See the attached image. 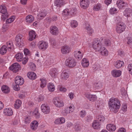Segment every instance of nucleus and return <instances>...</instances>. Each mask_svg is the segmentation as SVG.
I'll use <instances>...</instances> for the list:
<instances>
[{"label": "nucleus", "mask_w": 132, "mask_h": 132, "mask_svg": "<svg viewBox=\"0 0 132 132\" xmlns=\"http://www.w3.org/2000/svg\"><path fill=\"white\" fill-rule=\"evenodd\" d=\"M58 72L57 69L54 68L50 70L49 74L52 77L55 78L57 77L59 74Z\"/></svg>", "instance_id": "4468645a"}, {"label": "nucleus", "mask_w": 132, "mask_h": 132, "mask_svg": "<svg viewBox=\"0 0 132 132\" xmlns=\"http://www.w3.org/2000/svg\"><path fill=\"white\" fill-rule=\"evenodd\" d=\"M44 96L42 95H40L38 98V100L39 102H40L44 100Z\"/></svg>", "instance_id": "0e129e2a"}, {"label": "nucleus", "mask_w": 132, "mask_h": 132, "mask_svg": "<svg viewBox=\"0 0 132 132\" xmlns=\"http://www.w3.org/2000/svg\"><path fill=\"white\" fill-rule=\"evenodd\" d=\"M128 69L129 73L132 75V64H130L128 65Z\"/></svg>", "instance_id": "e2e57ef3"}, {"label": "nucleus", "mask_w": 132, "mask_h": 132, "mask_svg": "<svg viewBox=\"0 0 132 132\" xmlns=\"http://www.w3.org/2000/svg\"><path fill=\"white\" fill-rule=\"evenodd\" d=\"M20 65L18 63H16L13 64L10 67L9 69L14 72L16 73L20 69Z\"/></svg>", "instance_id": "9d476101"}, {"label": "nucleus", "mask_w": 132, "mask_h": 132, "mask_svg": "<svg viewBox=\"0 0 132 132\" xmlns=\"http://www.w3.org/2000/svg\"><path fill=\"white\" fill-rule=\"evenodd\" d=\"M127 40V44L130 47H132V34H130L128 35Z\"/></svg>", "instance_id": "4c0bfd02"}, {"label": "nucleus", "mask_w": 132, "mask_h": 132, "mask_svg": "<svg viewBox=\"0 0 132 132\" xmlns=\"http://www.w3.org/2000/svg\"><path fill=\"white\" fill-rule=\"evenodd\" d=\"M112 75L114 77H120L121 74V71L119 70H114L111 72Z\"/></svg>", "instance_id": "5701e85b"}, {"label": "nucleus", "mask_w": 132, "mask_h": 132, "mask_svg": "<svg viewBox=\"0 0 132 132\" xmlns=\"http://www.w3.org/2000/svg\"><path fill=\"white\" fill-rule=\"evenodd\" d=\"M15 18V16H12L11 18L7 19L6 20V23L7 24L9 23L12 22L14 20Z\"/></svg>", "instance_id": "603ef678"}, {"label": "nucleus", "mask_w": 132, "mask_h": 132, "mask_svg": "<svg viewBox=\"0 0 132 132\" xmlns=\"http://www.w3.org/2000/svg\"><path fill=\"white\" fill-rule=\"evenodd\" d=\"M68 96L71 100H72L74 97L75 95L73 93L70 92L68 94Z\"/></svg>", "instance_id": "774afa93"}, {"label": "nucleus", "mask_w": 132, "mask_h": 132, "mask_svg": "<svg viewBox=\"0 0 132 132\" xmlns=\"http://www.w3.org/2000/svg\"><path fill=\"white\" fill-rule=\"evenodd\" d=\"M104 45L109 46L110 45L111 43L110 40L108 39H105L104 41Z\"/></svg>", "instance_id": "bf43d9fd"}, {"label": "nucleus", "mask_w": 132, "mask_h": 132, "mask_svg": "<svg viewBox=\"0 0 132 132\" xmlns=\"http://www.w3.org/2000/svg\"><path fill=\"white\" fill-rule=\"evenodd\" d=\"M71 26L72 27L75 28L78 25V23L75 20H72L71 23Z\"/></svg>", "instance_id": "864d4df0"}, {"label": "nucleus", "mask_w": 132, "mask_h": 132, "mask_svg": "<svg viewBox=\"0 0 132 132\" xmlns=\"http://www.w3.org/2000/svg\"><path fill=\"white\" fill-rule=\"evenodd\" d=\"M109 11L111 14L116 13L118 12L117 10L115 7L111 8L110 9Z\"/></svg>", "instance_id": "5fc2aeb1"}, {"label": "nucleus", "mask_w": 132, "mask_h": 132, "mask_svg": "<svg viewBox=\"0 0 132 132\" xmlns=\"http://www.w3.org/2000/svg\"><path fill=\"white\" fill-rule=\"evenodd\" d=\"M101 5L100 3H97L94 5L93 10L95 11H98L101 10L102 9Z\"/></svg>", "instance_id": "58836bf2"}, {"label": "nucleus", "mask_w": 132, "mask_h": 132, "mask_svg": "<svg viewBox=\"0 0 132 132\" xmlns=\"http://www.w3.org/2000/svg\"><path fill=\"white\" fill-rule=\"evenodd\" d=\"M81 64L83 67L87 68L88 67L89 64V61L86 58H84L82 60Z\"/></svg>", "instance_id": "473e14b6"}, {"label": "nucleus", "mask_w": 132, "mask_h": 132, "mask_svg": "<svg viewBox=\"0 0 132 132\" xmlns=\"http://www.w3.org/2000/svg\"><path fill=\"white\" fill-rule=\"evenodd\" d=\"M47 88L50 92H53L55 89V87L54 84L52 83H50L47 85Z\"/></svg>", "instance_id": "37998d69"}, {"label": "nucleus", "mask_w": 132, "mask_h": 132, "mask_svg": "<svg viewBox=\"0 0 132 132\" xmlns=\"http://www.w3.org/2000/svg\"><path fill=\"white\" fill-rule=\"evenodd\" d=\"M7 48H8V50L10 51L13 48V46L12 42L9 41L7 43Z\"/></svg>", "instance_id": "09e8293b"}, {"label": "nucleus", "mask_w": 132, "mask_h": 132, "mask_svg": "<svg viewBox=\"0 0 132 132\" xmlns=\"http://www.w3.org/2000/svg\"><path fill=\"white\" fill-rule=\"evenodd\" d=\"M102 83L101 81H99L94 84V86L97 89H99L102 87Z\"/></svg>", "instance_id": "8fccbe9b"}, {"label": "nucleus", "mask_w": 132, "mask_h": 132, "mask_svg": "<svg viewBox=\"0 0 132 132\" xmlns=\"http://www.w3.org/2000/svg\"><path fill=\"white\" fill-rule=\"evenodd\" d=\"M34 17L32 15H28L25 18V20L27 23H30L34 21Z\"/></svg>", "instance_id": "bb28decb"}, {"label": "nucleus", "mask_w": 132, "mask_h": 132, "mask_svg": "<svg viewBox=\"0 0 132 132\" xmlns=\"http://www.w3.org/2000/svg\"><path fill=\"white\" fill-rule=\"evenodd\" d=\"M31 118L29 116H26L24 117V122L26 124L29 123L30 121Z\"/></svg>", "instance_id": "3c124183"}, {"label": "nucleus", "mask_w": 132, "mask_h": 132, "mask_svg": "<svg viewBox=\"0 0 132 132\" xmlns=\"http://www.w3.org/2000/svg\"><path fill=\"white\" fill-rule=\"evenodd\" d=\"M23 36L20 34H18L16 36L15 40L17 46L21 47L23 46Z\"/></svg>", "instance_id": "0eeeda50"}, {"label": "nucleus", "mask_w": 132, "mask_h": 132, "mask_svg": "<svg viewBox=\"0 0 132 132\" xmlns=\"http://www.w3.org/2000/svg\"><path fill=\"white\" fill-rule=\"evenodd\" d=\"M101 123L97 120H94L92 124V127L93 128L95 129H100Z\"/></svg>", "instance_id": "412c9836"}, {"label": "nucleus", "mask_w": 132, "mask_h": 132, "mask_svg": "<svg viewBox=\"0 0 132 132\" xmlns=\"http://www.w3.org/2000/svg\"><path fill=\"white\" fill-rule=\"evenodd\" d=\"M123 13L125 16L129 17L132 15V10L130 8H126L123 12Z\"/></svg>", "instance_id": "4be33fe9"}, {"label": "nucleus", "mask_w": 132, "mask_h": 132, "mask_svg": "<svg viewBox=\"0 0 132 132\" xmlns=\"http://www.w3.org/2000/svg\"><path fill=\"white\" fill-rule=\"evenodd\" d=\"M102 38H101L100 40L97 38L94 39L92 43V46L93 48L96 51L99 52L101 48L102 47V44L100 40H102Z\"/></svg>", "instance_id": "f03ea898"}, {"label": "nucleus", "mask_w": 132, "mask_h": 132, "mask_svg": "<svg viewBox=\"0 0 132 132\" xmlns=\"http://www.w3.org/2000/svg\"><path fill=\"white\" fill-rule=\"evenodd\" d=\"M96 120L101 123L103 122L105 120V117L102 115L100 114L97 115L96 117Z\"/></svg>", "instance_id": "2f4dec72"}, {"label": "nucleus", "mask_w": 132, "mask_h": 132, "mask_svg": "<svg viewBox=\"0 0 132 132\" xmlns=\"http://www.w3.org/2000/svg\"><path fill=\"white\" fill-rule=\"evenodd\" d=\"M124 62L122 61L118 60L114 63V65L117 69H119L124 65Z\"/></svg>", "instance_id": "f704fd0d"}, {"label": "nucleus", "mask_w": 132, "mask_h": 132, "mask_svg": "<svg viewBox=\"0 0 132 132\" xmlns=\"http://www.w3.org/2000/svg\"><path fill=\"white\" fill-rule=\"evenodd\" d=\"M52 101L53 104L56 108H61L64 106L63 101L58 97L54 98Z\"/></svg>", "instance_id": "7ed1b4c3"}, {"label": "nucleus", "mask_w": 132, "mask_h": 132, "mask_svg": "<svg viewBox=\"0 0 132 132\" xmlns=\"http://www.w3.org/2000/svg\"><path fill=\"white\" fill-rule=\"evenodd\" d=\"M66 3L65 0H55L54 2V5L57 7H60Z\"/></svg>", "instance_id": "2eb2a0df"}, {"label": "nucleus", "mask_w": 132, "mask_h": 132, "mask_svg": "<svg viewBox=\"0 0 132 132\" xmlns=\"http://www.w3.org/2000/svg\"><path fill=\"white\" fill-rule=\"evenodd\" d=\"M30 114L34 116L37 118H39L40 117V114L37 108H35L32 112L31 111Z\"/></svg>", "instance_id": "a878e982"}, {"label": "nucleus", "mask_w": 132, "mask_h": 132, "mask_svg": "<svg viewBox=\"0 0 132 132\" xmlns=\"http://www.w3.org/2000/svg\"><path fill=\"white\" fill-rule=\"evenodd\" d=\"M106 128L107 129L110 131H114L116 129L115 126L111 124H109L107 125Z\"/></svg>", "instance_id": "c9c22d12"}, {"label": "nucleus", "mask_w": 132, "mask_h": 132, "mask_svg": "<svg viewBox=\"0 0 132 132\" xmlns=\"http://www.w3.org/2000/svg\"><path fill=\"white\" fill-rule=\"evenodd\" d=\"M41 81L40 83V86L42 88H43L45 87L47 84V81L45 78H42L40 79Z\"/></svg>", "instance_id": "a19ab883"}, {"label": "nucleus", "mask_w": 132, "mask_h": 132, "mask_svg": "<svg viewBox=\"0 0 132 132\" xmlns=\"http://www.w3.org/2000/svg\"><path fill=\"white\" fill-rule=\"evenodd\" d=\"M46 14V11L44 10L40 12L38 15V18L40 19H43Z\"/></svg>", "instance_id": "ea45409f"}, {"label": "nucleus", "mask_w": 132, "mask_h": 132, "mask_svg": "<svg viewBox=\"0 0 132 132\" xmlns=\"http://www.w3.org/2000/svg\"><path fill=\"white\" fill-rule=\"evenodd\" d=\"M80 4L82 8L86 9L88 7L89 4V0H80Z\"/></svg>", "instance_id": "f8f14e48"}, {"label": "nucleus", "mask_w": 132, "mask_h": 132, "mask_svg": "<svg viewBox=\"0 0 132 132\" xmlns=\"http://www.w3.org/2000/svg\"><path fill=\"white\" fill-rule=\"evenodd\" d=\"M85 96L90 101H94L97 99V96L95 95H91L89 93H86L85 94Z\"/></svg>", "instance_id": "ddd939ff"}, {"label": "nucleus", "mask_w": 132, "mask_h": 132, "mask_svg": "<svg viewBox=\"0 0 132 132\" xmlns=\"http://www.w3.org/2000/svg\"><path fill=\"white\" fill-rule=\"evenodd\" d=\"M71 50L69 46L67 45H65L63 46L61 49L62 53L63 54H66L69 53Z\"/></svg>", "instance_id": "dca6fc26"}, {"label": "nucleus", "mask_w": 132, "mask_h": 132, "mask_svg": "<svg viewBox=\"0 0 132 132\" xmlns=\"http://www.w3.org/2000/svg\"><path fill=\"white\" fill-rule=\"evenodd\" d=\"M86 114V111L84 110H82L80 112L79 115L81 118H83L85 117Z\"/></svg>", "instance_id": "6e6d98bb"}, {"label": "nucleus", "mask_w": 132, "mask_h": 132, "mask_svg": "<svg viewBox=\"0 0 132 132\" xmlns=\"http://www.w3.org/2000/svg\"><path fill=\"white\" fill-rule=\"evenodd\" d=\"M2 14H3L2 15L1 18L4 21L8 18V15L7 12H6V13Z\"/></svg>", "instance_id": "052dcab7"}, {"label": "nucleus", "mask_w": 132, "mask_h": 132, "mask_svg": "<svg viewBox=\"0 0 132 132\" xmlns=\"http://www.w3.org/2000/svg\"><path fill=\"white\" fill-rule=\"evenodd\" d=\"M23 55L22 53H17L15 56V57L17 61L21 62L22 60Z\"/></svg>", "instance_id": "7c9ffc66"}, {"label": "nucleus", "mask_w": 132, "mask_h": 132, "mask_svg": "<svg viewBox=\"0 0 132 132\" xmlns=\"http://www.w3.org/2000/svg\"><path fill=\"white\" fill-rule=\"evenodd\" d=\"M121 94L123 96H125L127 95V92L125 89L124 88H122L121 90Z\"/></svg>", "instance_id": "680f3d73"}, {"label": "nucleus", "mask_w": 132, "mask_h": 132, "mask_svg": "<svg viewBox=\"0 0 132 132\" xmlns=\"http://www.w3.org/2000/svg\"><path fill=\"white\" fill-rule=\"evenodd\" d=\"M116 5L120 9H124L127 5L126 2L123 0H118L117 1Z\"/></svg>", "instance_id": "9b49d317"}, {"label": "nucleus", "mask_w": 132, "mask_h": 132, "mask_svg": "<svg viewBox=\"0 0 132 132\" xmlns=\"http://www.w3.org/2000/svg\"><path fill=\"white\" fill-rule=\"evenodd\" d=\"M7 47L5 45L3 46L0 49V53L2 55L5 54L7 50Z\"/></svg>", "instance_id": "de8ad7c7"}, {"label": "nucleus", "mask_w": 132, "mask_h": 132, "mask_svg": "<svg viewBox=\"0 0 132 132\" xmlns=\"http://www.w3.org/2000/svg\"><path fill=\"white\" fill-rule=\"evenodd\" d=\"M2 91L5 93H7L10 91V89L9 87L7 85H4L1 87Z\"/></svg>", "instance_id": "79ce46f5"}, {"label": "nucleus", "mask_w": 132, "mask_h": 132, "mask_svg": "<svg viewBox=\"0 0 132 132\" xmlns=\"http://www.w3.org/2000/svg\"><path fill=\"white\" fill-rule=\"evenodd\" d=\"M50 32L53 35H56L59 33L58 28L55 26H52L50 28Z\"/></svg>", "instance_id": "aec40b11"}, {"label": "nucleus", "mask_w": 132, "mask_h": 132, "mask_svg": "<svg viewBox=\"0 0 132 132\" xmlns=\"http://www.w3.org/2000/svg\"><path fill=\"white\" fill-rule=\"evenodd\" d=\"M8 26L6 24H4L2 28V31L3 32H5L8 29Z\"/></svg>", "instance_id": "338daca9"}, {"label": "nucleus", "mask_w": 132, "mask_h": 132, "mask_svg": "<svg viewBox=\"0 0 132 132\" xmlns=\"http://www.w3.org/2000/svg\"><path fill=\"white\" fill-rule=\"evenodd\" d=\"M40 108L42 111L45 114H48L50 112V107L46 104H42Z\"/></svg>", "instance_id": "1a4fd4ad"}, {"label": "nucleus", "mask_w": 132, "mask_h": 132, "mask_svg": "<svg viewBox=\"0 0 132 132\" xmlns=\"http://www.w3.org/2000/svg\"><path fill=\"white\" fill-rule=\"evenodd\" d=\"M3 113L5 115L10 116L12 115L13 112L11 108H7L4 110Z\"/></svg>", "instance_id": "cd10ccee"}, {"label": "nucleus", "mask_w": 132, "mask_h": 132, "mask_svg": "<svg viewBox=\"0 0 132 132\" xmlns=\"http://www.w3.org/2000/svg\"><path fill=\"white\" fill-rule=\"evenodd\" d=\"M126 25L123 22H120L117 24L116 26V32L118 33H121L125 31Z\"/></svg>", "instance_id": "423d86ee"}, {"label": "nucleus", "mask_w": 132, "mask_h": 132, "mask_svg": "<svg viewBox=\"0 0 132 132\" xmlns=\"http://www.w3.org/2000/svg\"><path fill=\"white\" fill-rule=\"evenodd\" d=\"M7 12V9L4 5L2 4L0 6V13H6Z\"/></svg>", "instance_id": "49530a36"}, {"label": "nucleus", "mask_w": 132, "mask_h": 132, "mask_svg": "<svg viewBox=\"0 0 132 132\" xmlns=\"http://www.w3.org/2000/svg\"><path fill=\"white\" fill-rule=\"evenodd\" d=\"M57 89L58 91L62 92H65L67 90L66 88L61 85L58 86Z\"/></svg>", "instance_id": "a18cd8bd"}, {"label": "nucleus", "mask_w": 132, "mask_h": 132, "mask_svg": "<svg viewBox=\"0 0 132 132\" xmlns=\"http://www.w3.org/2000/svg\"><path fill=\"white\" fill-rule=\"evenodd\" d=\"M38 46L40 50L44 51L48 48V45L47 42L42 40L39 42Z\"/></svg>", "instance_id": "6e6552de"}, {"label": "nucleus", "mask_w": 132, "mask_h": 132, "mask_svg": "<svg viewBox=\"0 0 132 132\" xmlns=\"http://www.w3.org/2000/svg\"><path fill=\"white\" fill-rule=\"evenodd\" d=\"M121 110L124 113L126 112L127 110V106L126 104H125L123 105Z\"/></svg>", "instance_id": "69168bd1"}, {"label": "nucleus", "mask_w": 132, "mask_h": 132, "mask_svg": "<svg viewBox=\"0 0 132 132\" xmlns=\"http://www.w3.org/2000/svg\"><path fill=\"white\" fill-rule=\"evenodd\" d=\"M69 9L70 10V15L75 14L77 12L76 9L75 8H72Z\"/></svg>", "instance_id": "4d7b16f0"}, {"label": "nucleus", "mask_w": 132, "mask_h": 132, "mask_svg": "<svg viewBox=\"0 0 132 132\" xmlns=\"http://www.w3.org/2000/svg\"><path fill=\"white\" fill-rule=\"evenodd\" d=\"M29 37L28 40L31 41L35 39L37 37V35L35 31L31 30L29 32Z\"/></svg>", "instance_id": "f3484780"}, {"label": "nucleus", "mask_w": 132, "mask_h": 132, "mask_svg": "<svg viewBox=\"0 0 132 132\" xmlns=\"http://www.w3.org/2000/svg\"><path fill=\"white\" fill-rule=\"evenodd\" d=\"M74 110V105L73 104H71L70 105L65 107L64 110L62 111L61 113L64 116H67L68 114L73 112Z\"/></svg>", "instance_id": "20e7f679"}, {"label": "nucleus", "mask_w": 132, "mask_h": 132, "mask_svg": "<svg viewBox=\"0 0 132 132\" xmlns=\"http://www.w3.org/2000/svg\"><path fill=\"white\" fill-rule=\"evenodd\" d=\"M66 66L70 68L74 67L76 65L77 62L75 59L72 57H70L66 60L65 61Z\"/></svg>", "instance_id": "39448f33"}, {"label": "nucleus", "mask_w": 132, "mask_h": 132, "mask_svg": "<svg viewBox=\"0 0 132 132\" xmlns=\"http://www.w3.org/2000/svg\"><path fill=\"white\" fill-rule=\"evenodd\" d=\"M74 56L76 59H81L83 57V53L80 51H76L74 52Z\"/></svg>", "instance_id": "b1692460"}, {"label": "nucleus", "mask_w": 132, "mask_h": 132, "mask_svg": "<svg viewBox=\"0 0 132 132\" xmlns=\"http://www.w3.org/2000/svg\"><path fill=\"white\" fill-rule=\"evenodd\" d=\"M87 33L90 35H91L94 32V30L91 27L89 24H87L85 27Z\"/></svg>", "instance_id": "72a5a7b5"}, {"label": "nucleus", "mask_w": 132, "mask_h": 132, "mask_svg": "<svg viewBox=\"0 0 132 132\" xmlns=\"http://www.w3.org/2000/svg\"><path fill=\"white\" fill-rule=\"evenodd\" d=\"M30 69L32 70H35L36 69V67L35 64L32 63L30 62L29 64Z\"/></svg>", "instance_id": "13d9d810"}, {"label": "nucleus", "mask_w": 132, "mask_h": 132, "mask_svg": "<svg viewBox=\"0 0 132 132\" xmlns=\"http://www.w3.org/2000/svg\"><path fill=\"white\" fill-rule=\"evenodd\" d=\"M22 104L21 101L19 100H17L15 102L14 106L15 108L18 109L20 107Z\"/></svg>", "instance_id": "c03bdc74"}, {"label": "nucleus", "mask_w": 132, "mask_h": 132, "mask_svg": "<svg viewBox=\"0 0 132 132\" xmlns=\"http://www.w3.org/2000/svg\"><path fill=\"white\" fill-rule=\"evenodd\" d=\"M28 77L30 79L34 80L36 78L37 76L36 74L32 72H29L27 74Z\"/></svg>", "instance_id": "c85d7f7f"}, {"label": "nucleus", "mask_w": 132, "mask_h": 132, "mask_svg": "<svg viewBox=\"0 0 132 132\" xmlns=\"http://www.w3.org/2000/svg\"><path fill=\"white\" fill-rule=\"evenodd\" d=\"M24 82L23 78L20 76H17L15 78V82L17 85H21Z\"/></svg>", "instance_id": "6ab92c4d"}, {"label": "nucleus", "mask_w": 132, "mask_h": 132, "mask_svg": "<svg viewBox=\"0 0 132 132\" xmlns=\"http://www.w3.org/2000/svg\"><path fill=\"white\" fill-rule=\"evenodd\" d=\"M99 52H100L101 55L103 56H106L108 54V51L105 47H102Z\"/></svg>", "instance_id": "e433bc0d"}, {"label": "nucleus", "mask_w": 132, "mask_h": 132, "mask_svg": "<svg viewBox=\"0 0 132 132\" xmlns=\"http://www.w3.org/2000/svg\"><path fill=\"white\" fill-rule=\"evenodd\" d=\"M70 15V10L68 9H64L63 11L62 16L66 18Z\"/></svg>", "instance_id": "c756f323"}, {"label": "nucleus", "mask_w": 132, "mask_h": 132, "mask_svg": "<svg viewBox=\"0 0 132 132\" xmlns=\"http://www.w3.org/2000/svg\"><path fill=\"white\" fill-rule=\"evenodd\" d=\"M69 76V74L65 70H64L61 74V77L62 80H67Z\"/></svg>", "instance_id": "393cba45"}, {"label": "nucleus", "mask_w": 132, "mask_h": 132, "mask_svg": "<svg viewBox=\"0 0 132 132\" xmlns=\"http://www.w3.org/2000/svg\"><path fill=\"white\" fill-rule=\"evenodd\" d=\"M39 123L36 120L32 121L30 125V128L31 130L34 131L36 130L37 128Z\"/></svg>", "instance_id": "a211bd4d"}, {"label": "nucleus", "mask_w": 132, "mask_h": 132, "mask_svg": "<svg viewBox=\"0 0 132 132\" xmlns=\"http://www.w3.org/2000/svg\"><path fill=\"white\" fill-rule=\"evenodd\" d=\"M108 104L110 110L114 113L117 112L121 106L120 100L114 97H112L109 100Z\"/></svg>", "instance_id": "f257e3e1"}]
</instances>
